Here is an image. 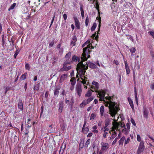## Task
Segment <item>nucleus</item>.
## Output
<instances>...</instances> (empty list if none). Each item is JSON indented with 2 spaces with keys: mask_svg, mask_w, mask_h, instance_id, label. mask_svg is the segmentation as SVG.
I'll list each match as a JSON object with an SVG mask.
<instances>
[{
  "mask_svg": "<svg viewBox=\"0 0 154 154\" xmlns=\"http://www.w3.org/2000/svg\"><path fill=\"white\" fill-rule=\"evenodd\" d=\"M98 94L100 101H104L106 106L109 107V113L111 116L115 117L119 111V108L117 104L111 101L112 98L111 97H105L106 91L103 90L99 91L97 92Z\"/></svg>",
  "mask_w": 154,
  "mask_h": 154,
  "instance_id": "1",
  "label": "nucleus"
},
{
  "mask_svg": "<svg viewBox=\"0 0 154 154\" xmlns=\"http://www.w3.org/2000/svg\"><path fill=\"white\" fill-rule=\"evenodd\" d=\"M77 68L79 69L77 70L76 77H78L79 75L80 78L82 80L80 81V82L84 85L88 81V78L86 77V75L85 76V75L86 70L88 69V66L82 62H80L78 64Z\"/></svg>",
  "mask_w": 154,
  "mask_h": 154,
  "instance_id": "2",
  "label": "nucleus"
},
{
  "mask_svg": "<svg viewBox=\"0 0 154 154\" xmlns=\"http://www.w3.org/2000/svg\"><path fill=\"white\" fill-rule=\"evenodd\" d=\"M91 44H89L88 45L87 47H85L83 48V53L82 54V55L81 57V60H82V61H86L87 60V58L86 56L87 55V54L88 49V51L87 54H88V58L90 57V55H88V54H89V53H90L89 48H90V49H91L90 47L91 46L92 47V48H94V47L92 46H91Z\"/></svg>",
  "mask_w": 154,
  "mask_h": 154,
  "instance_id": "3",
  "label": "nucleus"
},
{
  "mask_svg": "<svg viewBox=\"0 0 154 154\" xmlns=\"http://www.w3.org/2000/svg\"><path fill=\"white\" fill-rule=\"evenodd\" d=\"M145 149V146L143 141H141L137 149L138 154H142Z\"/></svg>",
  "mask_w": 154,
  "mask_h": 154,
  "instance_id": "4",
  "label": "nucleus"
},
{
  "mask_svg": "<svg viewBox=\"0 0 154 154\" xmlns=\"http://www.w3.org/2000/svg\"><path fill=\"white\" fill-rule=\"evenodd\" d=\"M81 59V58H80V57H77L75 55H74L72 56V60L71 62V63H72V62H74L75 61L76 62L79 63L78 64L77 67H78V64L80 62H82V63L83 61H82V60L80 61V60ZM77 70L79 69L77 67Z\"/></svg>",
  "mask_w": 154,
  "mask_h": 154,
  "instance_id": "5",
  "label": "nucleus"
},
{
  "mask_svg": "<svg viewBox=\"0 0 154 154\" xmlns=\"http://www.w3.org/2000/svg\"><path fill=\"white\" fill-rule=\"evenodd\" d=\"M75 91L79 97H80L82 92L81 85L80 84L78 83L76 85L75 88Z\"/></svg>",
  "mask_w": 154,
  "mask_h": 154,
  "instance_id": "6",
  "label": "nucleus"
},
{
  "mask_svg": "<svg viewBox=\"0 0 154 154\" xmlns=\"http://www.w3.org/2000/svg\"><path fill=\"white\" fill-rule=\"evenodd\" d=\"M71 63L70 61H66L63 64V66L65 68L66 71H68L71 68V66L70 64Z\"/></svg>",
  "mask_w": 154,
  "mask_h": 154,
  "instance_id": "7",
  "label": "nucleus"
},
{
  "mask_svg": "<svg viewBox=\"0 0 154 154\" xmlns=\"http://www.w3.org/2000/svg\"><path fill=\"white\" fill-rule=\"evenodd\" d=\"M101 150L103 151H106L109 147L108 143L102 142L101 143Z\"/></svg>",
  "mask_w": 154,
  "mask_h": 154,
  "instance_id": "8",
  "label": "nucleus"
},
{
  "mask_svg": "<svg viewBox=\"0 0 154 154\" xmlns=\"http://www.w3.org/2000/svg\"><path fill=\"white\" fill-rule=\"evenodd\" d=\"M83 64L86 65V66H88V67L89 66L90 68L92 69H95L97 68V66L95 64L90 61H88L86 64Z\"/></svg>",
  "mask_w": 154,
  "mask_h": 154,
  "instance_id": "9",
  "label": "nucleus"
},
{
  "mask_svg": "<svg viewBox=\"0 0 154 154\" xmlns=\"http://www.w3.org/2000/svg\"><path fill=\"white\" fill-rule=\"evenodd\" d=\"M68 74H64L61 75L60 77V79L59 80L60 83L62 82L64 80H66L67 78Z\"/></svg>",
  "mask_w": 154,
  "mask_h": 154,
  "instance_id": "10",
  "label": "nucleus"
},
{
  "mask_svg": "<svg viewBox=\"0 0 154 154\" xmlns=\"http://www.w3.org/2000/svg\"><path fill=\"white\" fill-rule=\"evenodd\" d=\"M112 125H113V127L112 128V131H115V130H116L117 131L120 125V123L117 122H116L114 123V122H113Z\"/></svg>",
  "mask_w": 154,
  "mask_h": 154,
  "instance_id": "11",
  "label": "nucleus"
},
{
  "mask_svg": "<svg viewBox=\"0 0 154 154\" xmlns=\"http://www.w3.org/2000/svg\"><path fill=\"white\" fill-rule=\"evenodd\" d=\"M74 19L75 22V24L76 27L78 29H79L80 28V23L79 20H78L77 18L76 17H74Z\"/></svg>",
  "mask_w": 154,
  "mask_h": 154,
  "instance_id": "12",
  "label": "nucleus"
},
{
  "mask_svg": "<svg viewBox=\"0 0 154 154\" xmlns=\"http://www.w3.org/2000/svg\"><path fill=\"white\" fill-rule=\"evenodd\" d=\"M77 41V38L75 36L73 37L70 43L71 45L72 46H75V42Z\"/></svg>",
  "mask_w": 154,
  "mask_h": 154,
  "instance_id": "13",
  "label": "nucleus"
},
{
  "mask_svg": "<svg viewBox=\"0 0 154 154\" xmlns=\"http://www.w3.org/2000/svg\"><path fill=\"white\" fill-rule=\"evenodd\" d=\"M63 103L62 101L60 102L59 104L58 111L60 112L61 113L63 111Z\"/></svg>",
  "mask_w": 154,
  "mask_h": 154,
  "instance_id": "14",
  "label": "nucleus"
},
{
  "mask_svg": "<svg viewBox=\"0 0 154 154\" xmlns=\"http://www.w3.org/2000/svg\"><path fill=\"white\" fill-rule=\"evenodd\" d=\"M124 62L125 63V68L126 70V73L127 74H129L130 71L129 66H128V64L127 63V61L124 60Z\"/></svg>",
  "mask_w": 154,
  "mask_h": 154,
  "instance_id": "15",
  "label": "nucleus"
},
{
  "mask_svg": "<svg viewBox=\"0 0 154 154\" xmlns=\"http://www.w3.org/2000/svg\"><path fill=\"white\" fill-rule=\"evenodd\" d=\"M128 100L129 104L131 106L132 110H134V107L132 100L130 98H128Z\"/></svg>",
  "mask_w": 154,
  "mask_h": 154,
  "instance_id": "16",
  "label": "nucleus"
},
{
  "mask_svg": "<svg viewBox=\"0 0 154 154\" xmlns=\"http://www.w3.org/2000/svg\"><path fill=\"white\" fill-rule=\"evenodd\" d=\"M111 119L109 118L106 119L105 121V126H108L110 124Z\"/></svg>",
  "mask_w": 154,
  "mask_h": 154,
  "instance_id": "17",
  "label": "nucleus"
},
{
  "mask_svg": "<svg viewBox=\"0 0 154 154\" xmlns=\"http://www.w3.org/2000/svg\"><path fill=\"white\" fill-rule=\"evenodd\" d=\"M18 105L19 109H20L21 110H23V104L22 100H19V101L18 103Z\"/></svg>",
  "mask_w": 154,
  "mask_h": 154,
  "instance_id": "18",
  "label": "nucleus"
},
{
  "mask_svg": "<svg viewBox=\"0 0 154 154\" xmlns=\"http://www.w3.org/2000/svg\"><path fill=\"white\" fill-rule=\"evenodd\" d=\"M100 114L101 116H102L103 115V113L104 112V107L103 106H102L100 108Z\"/></svg>",
  "mask_w": 154,
  "mask_h": 154,
  "instance_id": "19",
  "label": "nucleus"
},
{
  "mask_svg": "<svg viewBox=\"0 0 154 154\" xmlns=\"http://www.w3.org/2000/svg\"><path fill=\"white\" fill-rule=\"evenodd\" d=\"M125 140V137L123 136L120 140L119 141V145H122L123 144L124 141Z\"/></svg>",
  "mask_w": 154,
  "mask_h": 154,
  "instance_id": "20",
  "label": "nucleus"
},
{
  "mask_svg": "<svg viewBox=\"0 0 154 154\" xmlns=\"http://www.w3.org/2000/svg\"><path fill=\"white\" fill-rule=\"evenodd\" d=\"M60 89V88H56L54 91V94L55 96L57 97L59 94V90Z\"/></svg>",
  "mask_w": 154,
  "mask_h": 154,
  "instance_id": "21",
  "label": "nucleus"
},
{
  "mask_svg": "<svg viewBox=\"0 0 154 154\" xmlns=\"http://www.w3.org/2000/svg\"><path fill=\"white\" fill-rule=\"evenodd\" d=\"M148 110L146 108H145L143 111V116L146 118L148 117Z\"/></svg>",
  "mask_w": 154,
  "mask_h": 154,
  "instance_id": "22",
  "label": "nucleus"
},
{
  "mask_svg": "<svg viewBox=\"0 0 154 154\" xmlns=\"http://www.w3.org/2000/svg\"><path fill=\"white\" fill-rule=\"evenodd\" d=\"M92 85H95V89H97L99 88V84L98 82L93 81L92 83Z\"/></svg>",
  "mask_w": 154,
  "mask_h": 154,
  "instance_id": "23",
  "label": "nucleus"
},
{
  "mask_svg": "<svg viewBox=\"0 0 154 154\" xmlns=\"http://www.w3.org/2000/svg\"><path fill=\"white\" fill-rule=\"evenodd\" d=\"M71 85L74 86L76 83V79L75 78L71 79L70 80Z\"/></svg>",
  "mask_w": 154,
  "mask_h": 154,
  "instance_id": "24",
  "label": "nucleus"
},
{
  "mask_svg": "<svg viewBox=\"0 0 154 154\" xmlns=\"http://www.w3.org/2000/svg\"><path fill=\"white\" fill-rule=\"evenodd\" d=\"M93 91H92L91 90H89L87 93L85 94V96L86 97H89L91 96L92 94V92Z\"/></svg>",
  "mask_w": 154,
  "mask_h": 154,
  "instance_id": "25",
  "label": "nucleus"
},
{
  "mask_svg": "<svg viewBox=\"0 0 154 154\" xmlns=\"http://www.w3.org/2000/svg\"><path fill=\"white\" fill-rule=\"evenodd\" d=\"M129 50L131 55L133 56L134 55L133 53H135V52L136 50V48L134 47H132Z\"/></svg>",
  "mask_w": 154,
  "mask_h": 154,
  "instance_id": "26",
  "label": "nucleus"
},
{
  "mask_svg": "<svg viewBox=\"0 0 154 154\" xmlns=\"http://www.w3.org/2000/svg\"><path fill=\"white\" fill-rule=\"evenodd\" d=\"M90 141L91 139H88L85 144V147L87 148L88 146V145H89L90 143Z\"/></svg>",
  "mask_w": 154,
  "mask_h": 154,
  "instance_id": "27",
  "label": "nucleus"
},
{
  "mask_svg": "<svg viewBox=\"0 0 154 154\" xmlns=\"http://www.w3.org/2000/svg\"><path fill=\"white\" fill-rule=\"evenodd\" d=\"M93 99L94 98L93 97H91L90 98H88L87 100H85V101L86 103L87 104L89 103L91 101H92L93 100Z\"/></svg>",
  "mask_w": 154,
  "mask_h": 154,
  "instance_id": "28",
  "label": "nucleus"
},
{
  "mask_svg": "<svg viewBox=\"0 0 154 154\" xmlns=\"http://www.w3.org/2000/svg\"><path fill=\"white\" fill-rule=\"evenodd\" d=\"M26 73H25L23 74L21 76L20 78V79L21 80H24L26 79Z\"/></svg>",
  "mask_w": 154,
  "mask_h": 154,
  "instance_id": "29",
  "label": "nucleus"
},
{
  "mask_svg": "<svg viewBox=\"0 0 154 154\" xmlns=\"http://www.w3.org/2000/svg\"><path fill=\"white\" fill-rule=\"evenodd\" d=\"M84 141H83V142L81 141L79 143V149H82L83 148V146L85 145H84Z\"/></svg>",
  "mask_w": 154,
  "mask_h": 154,
  "instance_id": "30",
  "label": "nucleus"
},
{
  "mask_svg": "<svg viewBox=\"0 0 154 154\" xmlns=\"http://www.w3.org/2000/svg\"><path fill=\"white\" fill-rule=\"evenodd\" d=\"M71 53L70 52H69L67 54H66L65 56V58L69 60L71 56Z\"/></svg>",
  "mask_w": 154,
  "mask_h": 154,
  "instance_id": "31",
  "label": "nucleus"
},
{
  "mask_svg": "<svg viewBox=\"0 0 154 154\" xmlns=\"http://www.w3.org/2000/svg\"><path fill=\"white\" fill-rule=\"evenodd\" d=\"M82 131L84 133L86 134L89 131V128L87 127L84 128L83 129L82 128Z\"/></svg>",
  "mask_w": 154,
  "mask_h": 154,
  "instance_id": "32",
  "label": "nucleus"
},
{
  "mask_svg": "<svg viewBox=\"0 0 154 154\" xmlns=\"http://www.w3.org/2000/svg\"><path fill=\"white\" fill-rule=\"evenodd\" d=\"M114 132L112 134L111 137H110V139H113L114 138L117 136V134L115 131H113Z\"/></svg>",
  "mask_w": 154,
  "mask_h": 154,
  "instance_id": "33",
  "label": "nucleus"
},
{
  "mask_svg": "<svg viewBox=\"0 0 154 154\" xmlns=\"http://www.w3.org/2000/svg\"><path fill=\"white\" fill-rule=\"evenodd\" d=\"M87 104L86 103L85 100H84L80 104V107H84Z\"/></svg>",
  "mask_w": 154,
  "mask_h": 154,
  "instance_id": "34",
  "label": "nucleus"
},
{
  "mask_svg": "<svg viewBox=\"0 0 154 154\" xmlns=\"http://www.w3.org/2000/svg\"><path fill=\"white\" fill-rule=\"evenodd\" d=\"M97 26V24L96 23H94L92 26L91 28V31H92L94 30V29H95L96 27Z\"/></svg>",
  "mask_w": 154,
  "mask_h": 154,
  "instance_id": "35",
  "label": "nucleus"
},
{
  "mask_svg": "<svg viewBox=\"0 0 154 154\" xmlns=\"http://www.w3.org/2000/svg\"><path fill=\"white\" fill-rule=\"evenodd\" d=\"M39 88V84H37L35 85L34 88V89L35 91H38V90Z\"/></svg>",
  "mask_w": 154,
  "mask_h": 154,
  "instance_id": "36",
  "label": "nucleus"
},
{
  "mask_svg": "<svg viewBox=\"0 0 154 154\" xmlns=\"http://www.w3.org/2000/svg\"><path fill=\"white\" fill-rule=\"evenodd\" d=\"M16 4L15 3H14L9 8L8 10V11H10L11 10H12L14 9V7L16 6Z\"/></svg>",
  "mask_w": 154,
  "mask_h": 154,
  "instance_id": "37",
  "label": "nucleus"
},
{
  "mask_svg": "<svg viewBox=\"0 0 154 154\" xmlns=\"http://www.w3.org/2000/svg\"><path fill=\"white\" fill-rule=\"evenodd\" d=\"M25 68L26 69L28 70H29L30 69V66L29 64L26 63L25 65Z\"/></svg>",
  "mask_w": 154,
  "mask_h": 154,
  "instance_id": "38",
  "label": "nucleus"
},
{
  "mask_svg": "<svg viewBox=\"0 0 154 154\" xmlns=\"http://www.w3.org/2000/svg\"><path fill=\"white\" fill-rule=\"evenodd\" d=\"M96 32H95V33H94V34H93L92 35V37L93 38H95V39L96 40H97V39L98 38V36L97 34V35H96Z\"/></svg>",
  "mask_w": 154,
  "mask_h": 154,
  "instance_id": "39",
  "label": "nucleus"
},
{
  "mask_svg": "<svg viewBox=\"0 0 154 154\" xmlns=\"http://www.w3.org/2000/svg\"><path fill=\"white\" fill-rule=\"evenodd\" d=\"M130 141V138L129 137L127 138L126 140H125L124 144L125 145H126Z\"/></svg>",
  "mask_w": 154,
  "mask_h": 154,
  "instance_id": "40",
  "label": "nucleus"
},
{
  "mask_svg": "<svg viewBox=\"0 0 154 154\" xmlns=\"http://www.w3.org/2000/svg\"><path fill=\"white\" fill-rule=\"evenodd\" d=\"M96 117V115L94 114V113H92V114L91 115V116H90V120H93L95 119Z\"/></svg>",
  "mask_w": 154,
  "mask_h": 154,
  "instance_id": "41",
  "label": "nucleus"
},
{
  "mask_svg": "<svg viewBox=\"0 0 154 154\" xmlns=\"http://www.w3.org/2000/svg\"><path fill=\"white\" fill-rule=\"evenodd\" d=\"M80 9L81 14H84V12L83 9V6L81 4H80Z\"/></svg>",
  "mask_w": 154,
  "mask_h": 154,
  "instance_id": "42",
  "label": "nucleus"
},
{
  "mask_svg": "<svg viewBox=\"0 0 154 154\" xmlns=\"http://www.w3.org/2000/svg\"><path fill=\"white\" fill-rule=\"evenodd\" d=\"M64 71H66V69L63 66V67H62V68H61L59 70L58 72H63Z\"/></svg>",
  "mask_w": 154,
  "mask_h": 154,
  "instance_id": "43",
  "label": "nucleus"
},
{
  "mask_svg": "<svg viewBox=\"0 0 154 154\" xmlns=\"http://www.w3.org/2000/svg\"><path fill=\"white\" fill-rule=\"evenodd\" d=\"M148 33L149 35H150L153 38H154V31H149Z\"/></svg>",
  "mask_w": 154,
  "mask_h": 154,
  "instance_id": "44",
  "label": "nucleus"
},
{
  "mask_svg": "<svg viewBox=\"0 0 154 154\" xmlns=\"http://www.w3.org/2000/svg\"><path fill=\"white\" fill-rule=\"evenodd\" d=\"M89 22V19L88 17L87 16L86 18V19L85 21V24L86 26H87L88 25V23Z\"/></svg>",
  "mask_w": 154,
  "mask_h": 154,
  "instance_id": "45",
  "label": "nucleus"
},
{
  "mask_svg": "<svg viewBox=\"0 0 154 154\" xmlns=\"http://www.w3.org/2000/svg\"><path fill=\"white\" fill-rule=\"evenodd\" d=\"M122 131L126 134H127L128 132V130H127L126 128H125L123 129L122 130Z\"/></svg>",
  "mask_w": 154,
  "mask_h": 154,
  "instance_id": "46",
  "label": "nucleus"
},
{
  "mask_svg": "<svg viewBox=\"0 0 154 154\" xmlns=\"http://www.w3.org/2000/svg\"><path fill=\"white\" fill-rule=\"evenodd\" d=\"M95 4H96V8H97V10L99 8V6L98 5V1L97 0H96L95 1Z\"/></svg>",
  "mask_w": 154,
  "mask_h": 154,
  "instance_id": "47",
  "label": "nucleus"
},
{
  "mask_svg": "<svg viewBox=\"0 0 154 154\" xmlns=\"http://www.w3.org/2000/svg\"><path fill=\"white\" fill-rule=\"evenodd\" d=\"M54 44V41H52L49 43V48L51 47H52L53 46Z\"/></svg>",
  "mask_w": 154,
  "mask_h": 154,
  "instance_id": "48",
  "label": "nucleus"
},
{
  "mask_svg": "<svg viewBox=\"0 0 154 154\" xmlns=\"http://www.w3.org/2000/svg\"><path fill=\"white\" fill-rule=\"evenodd\" d=\"M137 140L139 142L141 141V137L140 135L139 134L137 135Z\"/></svg>",
  "mask_w": 154,
  "mask_h": 154,
  "instance_id": "49",
  "label": "nucleus"
},
{
  "mask_svg": "<svg viewBox=\"0 0 154 154\" xmlns=\"http://www.w3.org/2000/svg\"><path fill=\"white\" fill-rule=\"evenodd\" d=\"M131 122L133 125H134V126H135L136 125V124H135V121L133 119H131Z\"/></svg>",
  "mask_w": 154,
  "mask_h": 154,
  "instance_id": "50",
  "label": "nucleus"
},
{
  "mask_svg": "<svg viewBox=\"0 0 154 154\" xmlns=\"http://www.w3.org/2000/svg\"><path fill=\"white\" fill-rule=\"evenodd\" d=\"M135 100L136 101V103L137 105H138V100H137V94H135Z\"/></svg>",
  "mask_w": 154,
  "mask_h": 154,
  "instance_id": "51",
  "label": "nucleus"
},
{
  "mask_svg": "<svg viewBox=\"0 0 154 154\" xmlns=\"http://www.w3.org/2000/svg\"><path fill=\"white\" fill-rule=\"evenodd\" d=\"M107 126H104V132H107L106 131H109V129L108 128H107Z\"/></svg>",
  "mask_w": 154,
  "mask_h": 154,
  "instance_id": "52",
  "label": "nucleus"
},
{
  "mask_svg": "<svg viewBox=\"0 0 154 154\" xmlns=\"http://www.w3.org/2000/svg\"><path fill=\"white\" fill-rule=\"evenodd\" d=\"M62 147H61V149L59 151V154H63V152L64 149H62Z\"/></svg>",
  "mask_w": 154,
  "mask_h": 154,
  "instance_id": "53",
  "label": "nucleus"
},
{
  "mask_svg": "<svg viewBox=\"0 0 154 154\" xmlns=\"http://www.w3.org/2000/svg\"><path fill=\"white\" fill-rule=\"evenodd\" d=\"M118 138L117 137H116L115 139L113 141V142H112V145H114L116 143V142L117 141V140H118Z\"/></svg>",
  "mask_w": 154,
  "mask_h": 154,
  "instance_id": "54",
  "label": "nucleus"
},
{
  "mask_svg": "<svg viewBox=\"0 0 154 154\" xmlns=\"http://www.w3.org/2000/svg\"><path fill=\"white\" fill-rule=\"evenodd\" d=\"M108 134V132H104V133H103V137L104 138H105L106 137V135L107 134Z\"/></svg>",
  "mask_w": 154,
  "mask_h": 154,
  "instance_id": "55",
  "label": "nucleus"
},
{
  "mask_svg": "<svg viewBox=\"0 0 154 154\" xmlns=\"http://www.w3.org/2000/svg\"><path fill=\"white\" fill-rule=\"evenodd\" d=\"M54 17H55V16L54 15V17H53L52 18V20H51V24H50V27H49L50 28L51 27V26L52 25V24L53 23V22H54Z\"/></svg>",
  "mask_w": 154,
  "mask_h": 154,
  "instance_id": "56",
  "label": "nucleus"
},
{
  "mask_svg": "<svg viewBox=\"0 0 154 154\" xmlns=\"http://www.w3.org/2000/svg\"><path fill=\"white\" fill-rule=\"evenodd\" d=\"M113 63L115 64L116 65H118L119 64V63L118 61L116 60L114 61Z\"/></svg>",
  "mask_w": 154,
  "mask_h": 154,
  "instance_id": "57",
  "label": "nucleus"
},
{
  "mask_svg": "<svg viewBox=\"0 0 154 154\" xmlns=\"http://www.w3.org/2000/svg\"><path fill=\"white\" fill-rule=\"evenodd\" d=\"M63 17L65 20H66L67 18V15L66 14H64L63 15Z\"/></svg>",
  "mask_w": 154,
  "mask_h": 154,
  "instance_id": "58",
  "label": "nucleus"
},
{
  "mask_svg": "<svg viewBox=\"0 0 154 154\" xmlns=\"http://www.w3.org/2000/svg\"><path fill=\"white\" fill-rule=\"evenodd\" d=\"M106 118H109V115L108 114H105L103 115Z\"/></svg>",
  "mask_w": 154,
  "mask_h": 154,
  "instance_id": "59",
  "label": "nucleus"
},
{
  "mask_svg": "<svg viewBox=\"0 0 154 154\" xmlns=\"http://www.w3.org/2000/svg\"><path fill=\"white\" fill-rule=\"evenodd\" d=\"M90 42V41H87L83 45H82V47H84L85 45L89 43Z\"/></svg>",
  "mask_w": 154,
  "mask_h": 154,
  "instance_id": "60",
  "label": "nucleus"
},
{
  "mask_svg": "<svg viewBox=\"0 0 154 154\" xmlns=\"http://www.w3.org/2000/svg\"><path fill=\"white\" fill-rule=\"evenodd\" d=\"M18 54V52L16 51L14 55V57L15 58H16V57Z\"/></svg>",
  "mask_w": 154,
  "mask_h": 154,
  "instance_id": "61",
  "label": "nucleus"
},
{
  "mask_svg": "<svg viewBox=\"0 0 154 154\" xmlns=\"http://www.w3.org/2000/svg\"><path fill=\"white\" fill-rule=\"evenodd\" d=\"M126 126L127 128V129L129 130L130 128V124L129 123H127L126 124Z\"/></svg>",
  "mask_w": 154,
  "mask_h": 154,
  "instance_id": "62",
  "label": "nucleus"
},
{
  "mask_svg": "<svg viewBox=\"0 0 154 154\" xmlns=\"http://www.w3.org/2000/svg\"><path fill=\"white\" fill-rule=\"evenodd\" d=\"M102 122H99L98 123V126L99 127H100L102 126Z\"/></svg>",
  "mask_w": 154,
  "mask_h": 154,
  "instance_id": "63",
  "label": "nucleus"
},
{
  "mask_svg": "<svg viewBox=\"0 0 154 154\" xmlns=\"http://www.w3.org/2000/svg\"><path fill=\"white\" fill-rule=\"evenodd\" d=\"M150 88L152 90L154 89V83H152L151 84V85L150 86Z\"/></svg>",
  "mask_w": 154,
  "mask_h": 154,
  "instance_id": "64",
  "label": "nucleus"
}]
</instances>
